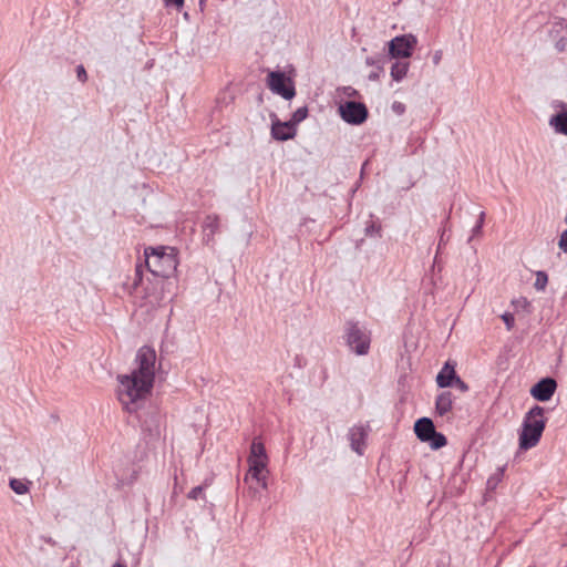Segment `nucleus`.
Instances as JSON below:
<instances>
[{
	"label": "nucleus",
	"mask_w": 567,
	"mask_h": 567,
	"mask_svg": "<svg viewBox=\"0 0 567 567\" xmlns=\"http://www.w3.org/2000/svg\"><path fill=\"white\" fill-rule=\"evenodd\" d=\"M156 369L155 350L144 346L136 353L131 373L117 375V396L126 411L136 412L151 394Z\"/></svg>",
	"instance_id": "f257e3e1"
},
{
	"label": "nucleus",
	"mask_w": 567,
	"mask_h": 567,
	"mask_svg": "<svg viewBox=\"0 0 567 567\" xmlns=\"http://www.w3.org/2000/svg\"><path fill=\"white\" fill-rule=\"evenodd\" d=\"M148 270L156 277L152 284L153 292L148 293L150 303L159 305L165 299V278L175 274L178 260L172 247H148L144 251Z\"/></svg>",
	"instance_id": "f03ea898"
},
{
	"label": "nucleus",
	"mask_w": 567,
	"mask_h": 567,
	"mask_svg": "<svg viewBox=\"0 0 567 567\" xmlns=\"http://www.w3.org/2000/svg\"><path fill=\"white\" fill-rule=\"evenodd\" d=\"M545 409L539 405L533 406L525 415L519 433V447L529 450L536 446L546 426L544 416Z\"/></svg>",
	"instance_id": "7ed1b4c3"
},
{
	"label": "nucleus",
	"mask_w": 567,
	"mask_h": 567,
	"mask_svg": "<svg viewBox=\"0 0 567 567\" xmlns=\"http://www.w3.org/2000/svg\"><path fill=\"white\" fill-rule=\"evenodd\" d=\"M247 462H248V471L244 477V481L247 483L249 480H254L257 482V484L260 485V487L262 489H266L268 486L267 466H268L269 457L267 455L265 445L260 440L255 439L251 442Z\"/></svg>",
	"instance_id": "20e7f679"
},
{
	"label": "nucleus",
	"mask_w": 567,
	"mask_h": 567,
	"mask_svg": "<svg viewBox=\"0 0 567 567\" xmlns=\"http://www.w3.org/2000/svg\"><path fill=\"white\" fill-rule=\"evenodd\" d=\"M344 338L349 348L358 355H365L370 349V334L358 322L348 321Z\"/></svg>",
	"instance_id": "39448f33"
},
{
	"label": "nucleus",
	"mask_w": 567,
	"mask_h": 567,
	"mask_svg": "<svg viewBox=\"0 0 567 567\" xmlns=\"http://www.w3.org/2000/svg\"><path fill=\"white\" fill-rule=\"evenodd\" d=\"M414 432L420 441L429 443L433 450H439L447 443L446 437L435 431L434 424L429 417L419 419L414 424Z\"/></svg>",
	"instance_id": "423d86ee"
},
{
	"label": "nucleus",
	"mask_w": 567,
	"mask_h": 567,
	"mask_svg": "<svg viewBox=\"0 0 567 567\" xmlns=\"http://www.w3.org/2000/svg\"><path fill=\"white\" fill-rule=\"evenodd\" d=\"M417 39L412 33L394 37L388 43L389 56L391 59H408L413 54Z\"/></svg>",
	"instance_id": "0eeeda50"
},
{
	"label": "nucleus",
	"mask_w": 567,
	"mask_h": 567,
	"mask_svg": "<svg viewBox=\"0 0 567 567\" xmlns=\"http://www.w3.org/2000/svg\"><path fill=\"white\" fill-rule=\"evenodd\" d=\"M267 85L272 93L285 100H291L296 95L292 80L281 71H270L267 76Z\"/></svg>",
	"instance_id": "6e6552de"
},
{
	"label": "nucleus",
	"mask_w": 567,
	"mask_h": 567,
	"mask_svg": "<svg viewBox=\"0 0 567 567\" xmlns=\"http://www.w3.org/2000/svg\"><path fill=\"white\" fill-rule=\"evenodd\" d=\"M341 118L352 125L362 124L368 117V110L363 103L348 101L339 105Z\"/></svg>",
	"instance_id": "1a4fd4ad"
},
{
	"label": "nucleus",
	"mask_w": 567,
	"mask_h": 567,
	"mask_svg": "<svg viewBox=\"0 0 567 567\" xmlns=\"http://www.w3.org/2000/svg\"><path fill=\"white\" fill-rule=\"evenodd\" d=\"M557 388V383L551 378H545L537 382L530 389V395L540 402H546L551 399Z\"/></svg>",
	"instance_id": "9d476101"
},
{
	"label": "nucleus",
	"mask_w": 567,
	"mask_h": 567,
	"mask_svg": "<svg viewBox=\"0 0 567 567\" xmlns=\"http://www.w3.org/2000/svg\"><path fill=\"white\" fill-rule=\"evenodd\" d=\"M348 436L351 449L359 455H362L365 449L368 429L363 425H355L349 430Z\"/></svg>",
	"instance_id": "9b49d317"
},
{
	"label": "nucleus",
	"mask_w": 567,
	"mask_h": 567,
	"mask_svg": "<svg viewBox=\"0 0 567 567\" xmlns=\"http://www.w3.org/2000/svg\"><path fill=\"white\" fill-rule=\"evenodd\" d=\"M296 131L293 125L288 122H272L271 136L277 141H287L295 136Z\"/></svg>",
	"instance_id": "f8f14e48"
},
{
	"label": "nucleus",
	"mask_w": 567,
	"mask_h": 567,
	"mask_svg": "<svg viewBox=\"0 0 567 567\" xmlns=\"http://www.w3.org/2000/svg\"><path fill=\"white\" fill-rule=\"evenodd\" d=\"M219 229V218L216 215H208L203 223V240L206 245L214 243L215 234Z\"/></svg>",
	"instance_id": "ddd939ff"
},
{
	"label": "nucleus",
	"mask_w": 567,
	"mask_h": 567,
	"mask_svg": "<svg viewBox=\"0 0 567 567\" xmlns=\"http://www.w3.org/2000/svg\"><path fill=\"white\" fill-rule=\"evenodd\" d=\"M559 106L561 107L555 115H553L549 120L550 126L554 127V130L557 133L564 134L567 136V107L564 103H560Z\"/></svg>",
	"instance_id": "4468645a"
},
{
	"label": "nucleus",
	"mask_w": 567,
	"mask_h": 567,
	"mask_svg": "<svg viewBox=\"0 0 567 567\" xmlns=\"http://www.w3.org/2000/svg\"><path fill=\"white\" fill-rule=\"evenodd\" d=\"M456 377L455 367L446 362L436 375V383L440 388L452 386Z\"/></svg>",
	"instance_id": "2eb2a0df"
},
{
	"label": "nucleus",
	"mask_w": 567,
	"mask_h": 567,
	"mask_svg": "<svg viewBox=\"0 0 567 567\" xmlns=\"http://www.w3.org/2000/svg\"><path fill=\"white\" fill-rule=\"evenodd\" d=\"M453 406V395L449 391L440 393L435 401V410L439 415L443 416L447 414Z\"/></svg>",
	"instance_id": "dca6fc26"
},
{
	"label": "nucleus",
	"mask_w": 567,
	"mask_h": 567,
	"mask_svg": "<svg viewBox=\"0 0 567 567\" xmlns=\"http://www.w3.org/2000/svg\"><path fill=\"white\" fill-rule=\"evenodd\" d=\"M409 69H410L409 62L396 60L391 65L390 75L394 82L399 83L406 78Z\"/></svg>",
	"instance_id": "f3484780"
},
{
	"label": "nucleus",
	"mask_w": 567,
	"mask_h": 567,
	"mask_svg": "<svg viewBox=\"0 0 567 567\" xmlns=\"http://www.w3.org/2000/svg\"><path fill=\"white\" fill-rule=\"evenodd\" d=\"M548 284V276L545 271H537L536 272V279H535V282H534V287L536 290L538 291H544L546 286Z\"/></svg>",
	"instance_id": "a211bd4d"
},
{
	"label": "nucleus",
	"mask_w": 567,
	"mask_h": 567,
	"mask_svg": "<svg viewBox=\"0 0 567 567\" xmlns=\"http://www.w3.org/2000/svg\"><path fill=\"white\" fill-rule=\"evenodd\" d=\"M10 487L19 495L25 494L29 491L28 484L18 478L10 480Z\"/></svg>",
	"instance_id": "6ab92c4d"
},
{
	"label": "nucleus",
	"mask_w": 567,
	"mask_h": 567,
	"mask_svg": "<svg viewBox=\"0 0 567 567\" xmlns=\"http://www.w3.org/2000/svg\"><path fill=\"white\" fill-rule=\"evenodd\" d=\"M512 303H513V306L515 307V309L517 311L522 310V311H525L527 313L530 312V302L525 297H519V298L513 300Z\"/></svg>",
	"instance_id": "aec40b11"
},
{
	"label": "nucleus",
	"mask_w": 567,
	"mask_h": 567,
	"mask_svg": "<svg viewBox=\"0 0 567 567\" xmlns=\"http://www.w3.org/2000/svg\"><path fill=\"white\" fill-rule=\"evenodd\" d=\"M307 116H308L307 106H301L293 112L291 122H292V124H298V123L302 122Z\"/></svg>",
	"instance_id": "412c9836"
},
{
	"label": "nucleus",
	"mask_w": 567,
	"mask_h": 567,
	"mask_svg": "<svg viewBox=\"0 0 567 567\" xmlns=\"http://www.w3.org/2000/svg\"><path fill=\"white\" fill-rule=\"evenodd\" d=\"M563 31L567 33V19L558 18L553 23L551 33L558 34L559 32H563Z\"/></svg>",
	"instance_id": "4be33fe9"
},
{
	"label": "nucleus",
	"mask_w": 567,
	"mask_h": 567,
	"mask_svg": "<svg viewBox=\"0 0 567 567\" xmlns=\"http://www.w3.org/2000/svg\"><path fill=\"white\" fill-rule=\"evenodd\" d=\"M384 69L382 64H378L373 68V70L369 73L368 79L372 82L379 81L383 75Z\"/></svg>",
	"instance_id": "5701e85b"
},
{
	"label": "nucleus",
	"mask_w": 567,
	"mask_h": 567,
	"mask_svg": "<svg viewBox=\"0 0 567 567\" xmlns=\"http://www.w3.org/2000/svg\"><path fill=\"white\" fill-rule=\"evenodd\" d=\"M502 320L504 321L506 329L511 331L514 328V316L509 312H505L502 315Z\"/></svg>",
	"instance_id": "b1692460"
},
{
	"label": "nucleus",
	"mask_w": 567,
	"mask_h": 567,
	"mask_svg": "<svg viewBox=\"0 0 567 567\" xmlns=\"http://www.w3.org/2000/svg\"><path fill=\"white\" fill-rule=\"evenodd\" d=\"M367 235H381V226L372 223L371 225L367 226L365 228Z\"/></svg>",
	"instance_id": "393cba45"
},
{
	"label": "nucleus",
	"mask_w": 567,
	"mask_h": 567,
	"mask_svg": "<svg viewBox=\"0 0 567 567\" xmlns=\"http://www.w3.org/2000/svg\"><path fill=\"white\" fill-rule=\"evenodd\" d=\"M484 217H485V213L481 212L478 220H477L476 225L473 227V235L481 233L483 223H484Z\"/></svg>",
	"instance_id": "a878e982"
},
{
	"label": "nucleus",
	"mask_w": 567,
	"mask_h": 567,
	"mask_svg": "<svg viewBox=\"0 0 567 567\" xmlns=\"http://www.w3.org/2000/svg\"><path fill=\"white\" fill-rule=\"evenodd\" d=\"M453 385L455 388H457L462 392H467L468 391V385L463 380H461L458 377H456L454 379Z\"/></svg>",
	"instance_id": "bb28decb"
},
{
	"label": "nucleus",
	"mask_w": 567,
	"mask_h": 567,
	"mask_svg": "<svg viewBox=\"0 0 567 567\" xmlns=\"http://www.w3.org/2000/svg\"><path fill=\"white\" fill-rule=\"evenodd\" d=\"M76 76H78L79 81H81L82 83L86 82L87 73H86V71H85L83 65H78V68H76Z\"/></svg>",
	"instance_id": "cd10ccee"
},
{
	"label": "nucleus",
	"mask_w": 567,
	"mask_h": 567,
	"mask_svg": "<svg viewBox=\"0 0 567 567\" xmlns=\"http://www.w3.org/2000/svg\"><path fill=\"white\" fill-rule=\"evenodd\" d=\"M558 246L564 252H567V229L561 233Z\"/></svg>",
	"instance_id": "c85d7f7f"
},
{
	"label": "nucleus",
	"mask_w": 567,
	"mask_h": 567,
	"mask_svg": "<svg viewBox=\"0 0 567 567\" xmlns=\"http://www.w3.org/2000/svg\"><path fill=\"white\" fill-rule=\"evenodd\" d=\"M365 64L374 68L378 64H382V62L380 58H377V55H371L365 59Z\"/></svg>",
	"instance_id": "c756f323"
},
{
	"label": "nucleus",
	"mask_w": 567,
	"mask_h": 567,
	"mask_svg": "<svg viewBox=\"0 0 567 567\" xmlns=\"http://www.w3.org/2000/svg\"><path fill=\"white\" fill-rule=\"evenodd\" d=\"M556 49L559 51V52H563L566 50V47H567V38L566 37H561L560 39H558L556 41V44H555Z\"/></svg>",
	"instance_id": "7c9ffc66"
},
{
	"label": "nucleus",
	"mask_w": 567,
	"mask_h": 567,
	"mask_svg": "<svg viewBox=\"0 0 567 567\" xmlns=\"http://www.w3.org/2000/svg\"><path fill=\"white\" fill-rule=\"evenodd\" d=\"M202 492H203V487L202 486H195L188 493V497L192 498V499H197L200 496Z\"/></svg>",
	"instance_id": "2f4dec72"
},
{
	"label": "nucleus",
	"mask_w": 567,
	"mask_h": 567,
	"mask_svg": "<svg viewBox=\"0 0 567 567\" xmlns=\"http://www.w3.org/2000/svg\"><path fill=\"white\" fill-rule=\"evenodd\" d=\"M442 56H443V51L442 50L434 51L433 54H432L433 64L434 65H439L441 63Z\"/></svg>",
	"instance_id": "473e14b6"
},
{
	"label": "nucleus",
	"mask_w": 567,
	"mask_h": 567,
	"mask_svg": "<svg viewBox=\"0 0 567 567\" xmlns=\"http://www.w3.org/2000/svg\"><path fill=\"white\" fill-rule=\"evenodd\" d=\"M392 110H393L396 114L401 115V114H403V113L405 112V106H404V104H403V103H401V102H394V103L392 104Z\"/></svg>",
	"instance_id": "72a5a7b5"
},
{
	"label": "nucleus",
	"mask_w": 567,
	"mask_h": 567,
	"mask_svg": "<svg viewBox=\"0 0 567 567\" xmlns=\"http://www.w3.org/2000/svg\"><path fill=\"white\" fill-rule=\"evenodd\" d=\"M165 4H174L177 9H181L184 6V0H165Z\"/></svg>",
	"instance_id": "f704fd0d"
},
{
	"label": "nucleus",
	"mask_w": 567,
	"mask_h": 567,
	"mask_svg": "<svg viewBox=\"0 0 567 567\" xmlns=\"http://www.w3.org/2000/svg\"><path fill=\"white\" fill-rule=\"evenodd\" d=\"M444 235H445V231L443 230L442 234H441V237H440V241H439V249L441 248V246L444 244L445 241V238H444Z\"/></svg>",
	"instance_id": "c9c22d12"
},
{
	"label": "nucleus",
	"mask_w": 567,
	"mask_h": 567,
	"mask_svg": "<svg viewBox=\"0 0 567 567\" xmlns=\"http://www.w3.org/2000/svg\"><path fill=\"white\" fill-rule=\"evenodd\" d=\"M206 1H207V0H199L198 6H199L200 11H203V10H204V8H205V6H206Z\"/></svg>",
	"instance_id": "e433bc0d"
},
{
	"label": "nucleus",
	"mask_w": 567,
	"mask_h": 567,
	"mask_svg": "<svg viewBox=\"0 0 567 567\" xmlns=\"http://www.w3.org/2000/svg\"><path fill=\"white\" fill-rule=\"evenodd\" d=\"M112 567H126L125 565L121 564V563H116L114 564Z\"/></svg>",
	"instance_id": "4c0bfd02"
},
{
	"label": "nucleus",
	"mask_w": 567,
	"mask_h": 567,
	"mask_svg": "<svg viewBox=\"0 0 567 567\" xmlns=\"http://www.w3.org/2000/svg\"><path fill=\"white\" fill-rule=\"evenodd\" d=\"M504 468H499V476L503 475Z\"/></svg>",
	"instance_id": "58836bf2"
}]
</instances>
